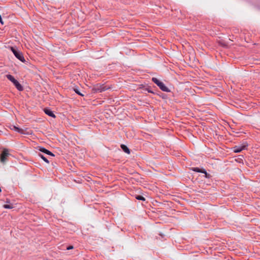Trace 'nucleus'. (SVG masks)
<instances>
[{
    "label": "nucleus",
    "mask_w": 260,
    "mask_h": 260,
    "mask_svg": "<svg viewBox=\"0 0 260 260\" xmlns=\"http://www.w3.org/2000/svg\"><path fill=\"white\" fill-rule=\"evenodd\" d=\"M108 88V87H105V86H104V87H101V88H99V87L98 90H99V91H100V92H102V91H104V90H105L107 89Z\"/></svg>",
    "instance_id": "15"
},
{
    "label": "nucleus",
    "mask_w": 260,
    "mask_h": 260,
    "mask_svg": "<svg viewBox=\"0 0 260 260\" xmlns=\"http://www.w3.org/2000/svg\"><path fill=\"white\" fill-rule=\"evenodd\" d=\"M10 154L9 153V151L8 149L5 148L4 149L1 156H0V160L2 162L4 163L7 160V158L8 157Z\"/></svg>",
    "instance_id": "5"
},
{
    "label": "nucleus",
    "mask_w": 260,
    "mask_h": 260,
    "mask_svg": "<svg viewBox=\"0 0 260 260\" xmlns=\"http://www.w3.org/2000/svg\"><path fill=\"white\" fill-rule=\"evenodd\" d=\"M39 155V156L41 157V158H42L44 161H45L46 162H47V163H48V164L49 162V160H48V159H47V158H46L44 155H43L42 154H40Z\"/></svg>",
    "instance_id": "12"
},
{
    "label": "nucleus",
    "mask_w": 260,
    "mask_h": 260,
    "mask_svg": "<svg viewBox=\"0 0 260 260\" xmlns=\"http://www.w3.org/2000/svg\"><path fill=\"white\" fill-rule=\"evenodd\" d=\"M6 77L8 80L11 81L13 84L15 85L16 88L19 91L23 90V88L21 85L18 82V81L16 80L14 77L11 75H7Z\"/></svg>",
    "instance_id": "2"
},
{
    "label": "nucleus",
    "mask_w": 260,
    "mask_h": 260,
    "mask_svg": "<svg viewBox=\"0 0 260 260\" xmlns=\"http://www.w3.org/2000/svg\"><path fill=\"white\" fill-rule=\"evenodd\" d=\"M121 147L122 149L123 150V151H124L125 153H126L127 154L130 153L129 149L126 146L122 144L121 145Z\"/></svg>",
    "instance_id": "9"
},
{
    "label": "nucleus",
    "mask_w": 260,
    "mask_h": 260,
    "mask_svg": "<svg viewBox=\"0 0 260 260\" xmlns=\"http://www.w3.org/2000/svg\"><path fill=\"white\" fill-rule=\"evenodd\" d=\"M39 150L42 152H44V153L47 154L48 155H50L51 156H54V155L51 152H50V151L48 150L47 149H46L44 148H43V147L40 148L39 149Z\"/></svg>",
    "instance_id": "7"
},
{
    "label": "nucleus",
    "mask_w": 260,
    "mask_h": 260,
    "mask_svg": "<svg viewBox=\"0 0 260 260\" xmlns=\"http://www.w3.org/2000/svg\"><path fill=\"white\" fill-rule=\"evenodd\" d=\"M11 49L16 58L19 60L24 62L25 61V59L23 56L22 53L18 50H16L13 47H11Z\"/></svg>",
    "instance_id": "3"
},
{
    "label": "nucleus",
    "mask_w": 260,
    "mask_h": 260,
    "mask_svg": "<svg viewBox=\"0 0 260 260\" xmlns=\"http://www.w3.org/2000/svg\"><path fill=\"white\" fill-rule=\"evenodd\" d=\"M4 208L5 209H12L13 208V206L11 205H4L3 206Z\"/></svg>",
    "instance_id": "14"
},
{
    "label": "nucleus",
    "mask_w": 260,
    "mask_h": 260,
    "mask_svg": "<svg viewBox=\"0 0 260 260\" xmlns=\"http://www.w3.org/2000/svg\"><path fill=\"white\" fill-rule=\"evenodd\" d=\"M193 170L194 171H196V172H201V173H204V174H206L207 173L205 170H203L201 171L198 168H193Z\"/></svg>",
    "instance_id": "10"
},
{
    "label": "nucleus",
    "mask_w": 260,
    "mask_h": 260,
    "mask_svg": "<svg viewBox=\"0 0 260 260\" xmlns=\"http://www.w3.org/2000/svg\"><path fill=\"white\" fill-rule=\"evenodd\" d=\"M11 129H12V130H14L20 134H23L24 132H23V130L21 128H20L15 125H12V127H11Z\"/></svg>",
    "instance_id": "8"
},
{
    "label": "nucleus",
    "mask_w": 260,
    "mask_h": 260,
    "mask_svg": "<svg viewBox=\"0 0 260 260\" xmlns=\"http://www.w3.org/2000/svg\"><path fill=\"white\" fill-rule=\"evenodd\" d=\"M73 248H74L73 246L71 245V246H69V247H68L67 248V250H71V249H73Z\"/></svg>",
    "instance_id": "16"
},
{
    "label": "nucleus",
    "mask_w": 260,
    "mask_h": 260,
    "mask_svg": "<svg viewBox=\"0 0 260 260\" xmlns=\"http://www.w3.org/2000/svg\"><path fill=\"white\" fill-rule=\"evenodd\" d=\"M136 198L138 200L145 201V199L142 196H137Z\"/></svg>",
    "instance_id": "13"
},
{
    "label": "nucleus",
    "mask_w": 260,
    "mask_h": 260,
    "mask_svg": "<svg viewBox=\"0 0 260 260\" xmlns=\"http://www.w3.org/2000/svg\"><path fill=\"white\" fill-rule=\"evenodd\" d=\"M44 111L47 115H49V116L53 118L55 117V115L51 110L45 108L44 109Z\"/></svg>",
    "instance_id": "6"
},
{
    "label": "nucleus",
    "mask_w": 260,
    "mask_h": 260,
    "mask_svg": "<svg viewBox=\"0 0 260 260\" xmlns=\"http://www.w3.org/2000/svg\"><path fill=\"white\" fill-rule=\"evenodd\" d=\"M247 146L248 144L246 142H243L240 145H237L234 147L233 148V151L235 153H239L242 151L243 150L245 149Z\"/></svg>",
    "instance_id": "4"
},
{
    "label": "nucleus",
    "mask_w": 260,
    "mask_h": 260,
    "mask_svg": "<svg viewBox=\"0 0 260 260\" xmlns=\"http://www.w3.org/2000/svg\"><path fill=\"white\" fill-rule=\"evenodd\" d=\"M74 90L75 91V92L76 93H77L78 94L81 95V96H84V94H83L82 93H81L80 90H79V89H78L77 88H74Z\"/></svg>",
    "instance_id": "11"
},
{
    "label": "nucleus",
    "mask_w": 260,
    "mask_h": 260,
    "mask_svg": "<svg viewBox=\"0 0 260 260\" xmlns=\"http://www.w3.org/2000/svg\"><path fill=\"white\" fill-rule=\"evenodd\" d=\"M152 81L155 83L162 91L165 92H169L170 91L165 84L159 81L157 78L153 77L152 78Z\"/></svg>",
    "instance_id": "1"
}]
</instances>
